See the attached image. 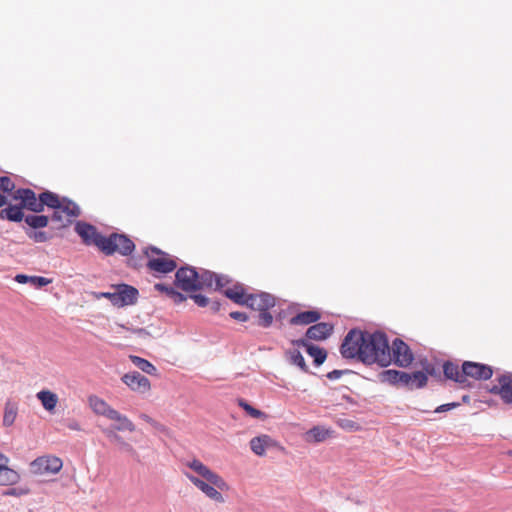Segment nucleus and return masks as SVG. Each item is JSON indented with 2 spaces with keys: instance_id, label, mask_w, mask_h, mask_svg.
<instances>
[{
  "instance_id": "f257e3e1",
  "label": "nucleus",
  "mask_w": 512,
  "mask_h": 512,
  "mask_svg": "<svg viewBox=\"0 0 512 512\" xmlns=\"http://www.w3.org/2000/svg\"><path fill=\"white\" fill-rule=\"evenodd\" d=\"M75 232L81 237L85 245L96 246L105 255L119 253L128 256L135 249L134 242L128 236L118 233L104 236L98 232L95 226L86 222H77Z\"/></svg>"
},
{
  "instance_id": "f03ea898",
  "label": "nucleus",
  "mask_w": 512,
  "mask_h": 512,
  "mask_svg": "<svg viewBox=\"0 0 512 512\" xmlns=\"http://www.w3.org/2000/svg\"><path fill=\"white\" fill-rule=\"evenodd\" d=\"M185 465L203 478L201 479L190 473H185V476L195 487L216 503L225 502V498L221 492L229 491L230 486L219 474L212 471L198 459L189 460Z\"/></svg>"
},
{
  "instance_id": "7ed1b4c3",
  "label": "nucleus",
  "mask_w": 512,
  "mask_h": 512,
  "mask_svg": "<svg viewBox=\"0 0 512 512\" xmlns=\"http://www.w3.org/2000/svg\"><path fill=\"white\" fill-rule=\"evenodd\" d=\"M362 350V362L364 364H378L381 367H387L392 363L388 339L383 332H366L365 344Z\"/></svg>"
},
{
  "instance_id": "20e7f679",
  "label": "nucleus",
  "mask_w": 512,
  "mask_h": 512,
  "mask_svg": "<svg viewBox=\"0 0 512 512\" xmlns=\"http://www.w3.org/2000/svg\"><path fill=\"white\" fill-rule=\"evenodd\" d=\"M143 253L147 258L146 267L154 276L168 274L177 268L172 256L156 247H147Z\"/></svg>"
},
{
  "instance_id": "39448f33",
  "label": "nucleus",
  "mask_w": 512,
  "mask_h": 512,
  "mask_svg": "<svg viewBox=\"0 0 512 512\" xmlns=\"http://www.w3.org/2000/svg\"><path fill=\"white\" fill-rule=\"evenodd\" d=\"M47 207L53 209L52 221L60 223L61 227L70 225L80 215V208L75 202L66 197H60L56 193H54L53 205H47Z\"/></svg>"
},
{
  "instance_id": "423d86ee",
  "label": "nucleus",
  "mask_w": 512,
  "mask_h": 512,
  "mask_svg": "<svg viewBox=\"0 0 512 512\" xmlns=\"http://www.w3.org/2000/svg\"><path fill=\"white\" fill-rule=\"evenodd\" d=\"M13 198L21 200V207L26 208L32 212L40 213L47 205H53L54 192L45 191L36 196V193L31 189H18L14 192Z\"/></svg>"
},
{
  "instance_id": "0eeeda50",
  "label": "nucleus",
  "mask_w": 512,
  "mask_h": 512,
  "mask_svg": "<svg viewBox=\"0 0 512 512\" xmlns=\"http://www.w3.org/2000/svg\"><path fill=\"white\" fill-rule=\"evenodd\" d=\"M366 332L352 329L344 337L340 353L345 359H358L362 362V347L365 344Z\"/></svg>"
},
{
  "instance_id": "6e6552de",
  "label": "nucleus",
  "mask_w": 512,
  "mask_h": 512,
  "mask_svg": "<svg viewBox=\"0 0 512 512\" xmlns=\"http://www.w3.org/2000/svg\"><path fill=\"white\" fill-rule=\"evenodd\" d=\"M62 467V460L54 455L40 456L30 463L31 472L36 475L57 474Z\"/></svg>"
},
{
  "instance_id": "1a4fd4ad",
  "label": "nucleus",
  "mask_w": 512,
  "mask_h": 512,
  "mask_svg": "<svg viewBox=\"0 0 512 512\" xmlns=\"http://www.w3.org/2000/svg\"><path fill=\"white\" fill-rule=\"evenodd\" d=\"M464 387L469 385V379L488 380L493 376V368L489 365L473 362H463Z\"/></svg>"
},
{
  "instance_id": "9d476101",
  "label": "nucleus",
  "mask_w": 512,
  "mask_h": 512,
  "mask_svg": "<svg viewBox=\"0 0 512 512\" xmlns=\"http://www.w3.org/2000/svg\"><path fill=\"white\" fill-rule=\"evenodd\" d=\"M489 392L499 396L505 404H512V373L506 372L497 376Z\"/></svg>"
},
{
  "instance_id": "9b49d317",
  "label": "nucleus",
  "mask_w": 512,
  "mask_h": 512,
  "mask_svg": "<svg viewBox=\"0 0 512 512\" xmlns=\"http://www.w3.org/2000/svg\"><path fill=\"white\" fill-rule=\"evenodd\" d=\"M390 351L392 362L399 367H408L414 360L410 347L399 338L393 340Z\"/></svg>"
},
{
  "instance_id": "f8f14e48",
  "label": "nucleus",
  "mask_w": 512,
  "mask_h": 512,
  "mask_svg": "<svg viewBox=\"0 0 512 512\" xmlns=\"http://www.w3.org/2000/svg\"><path fill=\"white\" fill-rule=\"evenodd\" d=\"M112 289L115 296L114 306L124 307L137 302L139 292L135 287L128 284H117L113 285Z\"/></svg>"
},
{
  "instance_id": "ddd939ff",
  "label": "nucleus",
  "mask_w": 512,
  "mask_h": 512,
  "mask_svg": "<svg viewBox=\"0 0 512 512\" xmlns=\"http://www.w3.org/2000/svg\"><path fill=\"white\" fill-rule=\"evenodd\" d=\"M121 381L133 392L145 394L151 390L150 380L137 371L125 373Z\"/></svg>"
},
{
  "instance_id": "4468645a",
  "label": "nucleus",
  "mask_w": 512,
  "mask_h": 512,
  "mask_svg": "<svg viewBox=\"0 0 512 512\" xmlns=\"http://www.w3.org/2000/svg\"><path fill=\"white\" fill-rule=\"evenodd\" d=\"M198 272L192 267H181L175 274V284L183 291L197 290Z\"/></svg>"
},
{
  "instance_id": "2eb2a0df",
  "label": "nucleus",
  "mask_w": 512,
  "mask_h": 512,
  "mask_svg": "<svg viewBox=\"0 0 512 512\" xmlns=\"http://www.w3.org/2000/svg\"><path fill=\"white\" fill-rule=\"evenodd\" d=\"M276 304V299L273 295L261 292L255 294H249L244 305L248 306L253 310H257L259 312L264 310H270Z\"/></svg>"
},
{
  "instance_id": "dca6fc26",
  "label": "nucleus",
  "mask_w": 512,
  "mask_h": 512,
  "mask_svg": "<svg viewBox=\"0 0 512 512\" xmlns=\"http://www.w3.org/2000/svg\"><path fill=\"white\" fill-rule=\"evenodd\" d=\"M294 344L305 348L306 352L314 359V364L320 366L324 363L327 358V352L325 349L311 344L305 339H299L294 341Z\"/></svg>"
},
{
  "instance_id": "f3484780",
  "label": "nucleus",
  "mask_w": 512,
  "mask_h": 512,
  "mask_svg": "<svg viewBox=\"0 0 512 512\" xmlns=\"http://www.w3.org/2000/svg\"><path fill=\"white\" fill-rule=\"evenodd\" d=\"M333 325L326 322L316 323L310 326L306 331V337L312 340H325L333 332Z\"/></svg>"
},
{
  "instance_id": "a211bd4d",
  "label": "nucleus",
  "mask_w": 512,
  "mask_h": 512,
  "mask_svg": "<svg viewBox=\"0 0 512 512\" xmlns=\"http://www.w3.org/2000/svg\"><path fill=\"white\" fill-rule=\"evenodd\" d=\"M249 444L253 453L264 456L266 449L273 447L276 443L269 435L263 434L252 438Z\"/></svg>"
},
{
  "instance_id": "6ab92c4d",
  "label": "nucleus",
  "mask_w": 512,
  "mask_h": 512,
  "mask_svg": "<svg viewBox=\"0 0 512 512\" xmlns=\"http://www.w3.org/2000/svg\"><path fill=\"white\" fill-rule=\"evenodd\" d=\"M88 404L92 411L100 416L109 418L114 408L110 406L104 399L97 395H90L88 397Z\"/></svg>"
},
{
  "instance_id": "aec40b11",
  "label": "nucleus",
  "mask_w": 512,
  "mask_h": 512,
  "mask_svg": "<svg viewBox=\"0 0 512 512\" xmlns=\"http://www.w3.org/2000/svg\"><path fill=\"white\" fill-rule=\"evenodd\" d=\"M108 419L116 423L114 426L115 431H135L134 423L126 415L121 414L116 409L113 410Z\"/></svg>"
},
{
  "instance_id": "412c9836",
  "label": "nucleus",
  "mask_w": 512,
  "mask_h": 512,
  "mask_svg": "<svg viewBox=\"0 0 512 512\" xmlns=\"http://www.w3.org/2000/svg\"><path fill=\"white\" fill-rule=\"evenodd\" d=\"M334 431L324 426H314L306 433L308 442L319 443L333 436Z\"/></svg>"
},
{
  "instance_id": "4be33fe9",
  "label": "nucleus",
  "mask_w": 512,
  "mask_h": 512,
  "mask_svg": "<svg viewBox=\"0 0 512 512\" xmlns=\"http://www.w3.org/2000/svg\"><path fill=\"white\" fill-rule=\"evenodd\" d=\"M224 294L227 298L240 305H244L249 297V294L241 284H234L232 287H227L224 290Z\"/></svg>"
},
{
  "instance_id": "5701e85b",
  "label": "nucleus",
  "mask_w": 512,
  "mask_h": 512,
  "mask_svg": "<svg viewBox=\"0 0 512 512\" xmlns=\"http://www.w3.org/2000/svg\"><path fill=\"white\" fill-rule=\"evenodd\" d=\"M321 318V314L318 311L309 310L300 312L290 319L291 325H309L317 322Z\"/></svg>"
},
{
  "instance_id": "b1692460",
  "label": "nucleus",
  "mask_w": 512,
  "mask_h": 512,
  "mask_svg": "<svg viewBox=\"0 0 512 512\" xmlns=\"http://www.w3.org/2000/svg\"><path fill=\"white\" fill-rule=\"evenodd\" d=\"M443 372L446 378L464 386L463 365L460 368L457 364L448 361L443 365Z\"/></svg>"
},
{
  "instance_id": "393cba45",
  "label": "nucleus",
  "mask_w": 512,
  "mask_h": 512,
  "mask_svg": "<svg viewBox=\"0 0 512 512\" xmlns=\"http://www.w3.org/2000/svg\"><path fill=\"white\" fill-rule=\"evenodd\" d=\"M8 463H0V485L8 486L16 484L20 475L15 470L11 469L7 465Z\"/></svg>"
},
{
  "instance_id": "a878e982",
  "label": "nucleus",
  "mask_w": 512,
  "mask_h": 512,
  "mask_svg": "<svg viewBox=\"0 0 512 512\" xmlns=\"http://www.w3.org/2000/svg\"><path fill=\"white\" fill-rule=\"evenodd\" d=\"M18 415V404L8 399L5 402L4 414H3V426L10 427L14 424Z\"/></svg>"
},
{
  "instance_id": "bb28decb",
  "label": "nucleus",
  "mask_w": 512,
  "mask_h": 512,
  "mask_svg": "<svg viewBox=\"0 0 512 512\" xmlns=\"http://www.w3.org/2000/svg\"><path fill=\"white\" fill-rule=\"evenodd\" d=\"M36 396L47 411H53L57 406L58 396L49 390H42Z\"/></svg>"
},
{
  "instance_id": "cd10ccee",
  "label": "nucleus",
  "mask_w": 512,
  "mask_h": 512,
  "mask_svg": "<svg viewBox=\"0 0 512 512\" xmlns=\"http://www.w3.org/2000/svg\"><path fill=\"white\" fill-rule=\"evenodd\" d=\"M21 206L10 205L0 212V218L7 219L9 221L19 222L23 219L24 213Z\"/></svg>"
},
{
  "instance_id": "c85d7f7f",
  "label": "nucleus",
  "mask_w": 512,
  "mask_h": 512,
  "mask_svg": "<svg viewBox=\"0 0 512 512\" xmlns=\"http://www.w3.org/2000/svg\"><path fill=\"white\" fill-rule=\"evenodd\" d=\"M129 358L132 363L144 373L153 376L157 375V368L148 360L135 355H130Z\"/></svg>"
},
{
  "instance_id": "c756f323",
  "label": "nucleus",
  "mask_w": 512,
  "mask_h": 512,
  "mask_svg": "<svg viewBox=\"0 0 512 512\" xmlns=\"http://www.w3.org/2000/svg\"><path fill=\"white\" fill-rule=\"evenodd\" d=\"M215 285V273L203 271L198 273L197 290L213 288Z\"/></svg>"
},
{
  "instance_id": "7c9ffc66",
  "label": "nucleus",
  "mask_w": 512,
  "mask_h": 512,
  "mask_svg": "<svg viewBox=\"0 0 512 512\" xmlns=\"http://www.w3.org/2000/svg\"><path fill=\"white\" fill-rule=\"evenodd\" d=\"M288 360L291 364L299 367L303 372H308V366L304 360L303 355L297 349H290L286 353Z\"/></svg>"
},
{
  "instance_id": "2f4dec72",
  "label": "nucleus",
  "mask_w": 512,
  "mask_h": 512,
  "mask_svg": "<svg viewBox=\"0 0 512 512\" xmlns=\"http://www.w3.org/2000/svg\"><path fill=\"white\" fill-rule=\"evenodd\" d=\"M428 376L423 371L410 373L409 389H419L427 384Z\"/></svg>"
},
{
  "instance_id": "473e14b6",
  "label": "nucleus",
  "mask_w": 512,
  "mask_h": 512,
  "mask_svg": "<svg viewBox=\"0 0 512 512\" xmlns=\"http://www.w3.org/2000/svg\"><path fill=\"white\" fill-rule=\"evenodd\" d=\"M25 222L33 229L44 228L48 225L49 218L45 215H28Z\"/></svg>"
},
{
  "instance_id": "72a5a7b5",
  "label": "nucleus",
  "mask_w": 512,
  "mask_h": 512,
  "mask_svg": "<svg viewBox=\"0 0 512 512\" xmlns=\"http://www.w3.org/2000/svg\"><path fill=\"white\" fill-rule=\"evenodd\" d=\"M238 405L243 408V410L249 415L251 416L252 418H255V419H265L266 418V415L264 412L254 408L253 406H251L249 403H247L245 400L243 399H239L238 400Z\"/></svg>"
},
{
  "instance_id": "f704fd0d",
  "label": "nucleus",
  "mask_w": 512,
  "mask_h": 512,
  "mask_svg": "<svg viewBox=\"0 0 512 512\" xmlns=\"http://www.w3.org/2000/svg\"><path fill=\"white\" fill-rule=\"evenodd\" d=\"M336 424L342 428L343 430L349 431V432H355L359 431L361 429L360 425L348 418H340L336 420Z\"/></svg>"
},
{
  "instance_id": "c9c22d12",
  "label": "nucleus",
  "mask_w": 512,
  "mask_h": 512,
  "mask_svg": "<svg viewBox=\"0 0 512 512\" xmlns=\"http://www.w3.org/2000/svg\"><path fill=\"white\" fill-rule=\"evenodd\" d=\"M26 235L36 243L48 241L51 236L44 231L27 230Z\"/></svg>"
},
{
  "instance_id": "e433bc0d",
  "label": "nucleus",
  "mask_w": 512,
  "mask_h": 512,
  "mask_svg": "<svg viewBox=\"0 0 512 512\" xmlns=\"http://www.w3.org/2000/svg\"><path fill=\"white\" fill-rule=\"evenodd\" d=\"M399 372L400 371H398V370H392V369L383 371L381 373L382 381L388 382L393 385H397Z\"/></svg>"
},
{
  "instance_id": "4c0bfd02",
  "label": "nucleus",
  "mask_w": 512,
  "mask_h": 512,
  "mask_svg": "<svg viewBox=\"0 0 512 512\" xmlns=\"http://www.w3.org/2000/svg\"><path fill=\"white\" fill-rule=\"evenodd\" d=\"M273 323V316L269 310L259 312L258 325L264 328L270 327Z\"/></svg>"
},
{
  "instance_id": "58836bf2",
  "label": "nucleus",
  "mask_w": 512,
  "mask_h": 512,
  "mask_svg": "<svg viewBox=\"0 0 512 512\" xmlns=\"http://www.w3.org/2000/svg\"><path fill=\"white\" fill-rule=\"evenodd\" d=\"M15 189V183L8 176L0 177V190L4 193H10Z\"/></svg>"
},
{
  "instance_id": "ea45409f",
  "label": "nucleus",
  "mask_w": 512,
  "mask_h": 512,
  "mask_svg": "<svg viewBox=\"0 0 512 512\" xmlns=\"http://www.w3.org/2000/svg\"><path fill=\"white\" fill-rule=\"evenodd\" d=\"M104 433L109 436V437H112L117 443H119L123 448H125L126 450L128 451H132L133 448L131 445H129L128 443H126L122 437H120L119 435H117L113 430L111 429H105L104 430Z\"/></svg>"
},
{
  "instance_id": "a19ab883",
  "label": "nucleus",
  "mask_w": 512,
  "mask_h": 512,
  "mask_svg": "<svg viewBox=\"0 0 512 512\" xmlns=\"http://www.w3.org/2000/svg\"><path fill=\"white\" fill-rule=\"evenodd\" d=\"M51 282H52L51 279H48V278L42 277V276H30L29 277V283H31L32 285H34L36 287H43V286L50 284Z\"/></svg>"
},
{
  "instance_id": "79ce46f5",
  "label": "nucleus",
  "mask_w": 512,
  "mask_h": 512,
  "mask_svg": "<svg viewBox=\"0 0 512 512\" xmlns=\"http://www.w3.org/2000/svg\"><path fill=\"white\" fill-rule=\"evenodd\" d=\"M29 493V489L25 488H11L3 492L4 496H23Z\"/></svg>"
},
{
  "instance_id": "37998d69",
  "label": "nucleus",
  "mask_w": 512,
  "mask_h": 512,
  "mask_svg": "<svg viewBox=\"0 0 512 512\" xmlns=\"http://www.w3.org/2000/svg\"><path fill=\"white\" fill-rule=\"evenodd\" d=\"M230 282L227 276L215 274V289H223Z\"/></svg>"
},
{
  "instance_id": "c03bdc74",
  "label": "nucleus",
  "mask_w": 512,
  "mask_h": 512,
  "mask_svg": "<svg viewBox=\"0 0 512 512\" xmlns=\"http://www.w3.org/2000/svg\"><path fill=\"white\" fill-rule=\"evenodd\" d=\"M190 297L199 307H206L210 303L209 299L201 294H193Z\"/></svg>"
},
{
  "instance_id": "a18cd8bd",
  "label": "nucleus",
  "mask_w": 512,
  "mask_h": 512,
  "mask_svg": "<svg viewBox=\"0 0 512 512\" xmlns=\"http://www.w3.org/2000/svg\"><path fill=\"white\" fill-rule=\"evenodd\" d=\"M410 373L400 371L398 376V384L409 388Z\"/></svg>"
},
{
  "instance_id": "49530a36",
  "label": "nucleus",
  "mask_w": 512,
  "mask_h": 512,
  "mask_svg": "<svg viewBox=\"0 0 512 512\" xmlns=\"http://www.w3.org/2000/svg\"><path fill=\"white\" fill-rule=\"evenodd\" d=\"M175 304H180L186 300V296H184L182 293L178 292L177 290L170 291V297H169Z\"/></svg>"
},
{
  "instance_id": "de8ad7c7",
  "label": "nucleus",
  "mask_w": 512,
  "mask_h": 512,
  "mask_svg": "<svg viewBox=\"0 0 512 512\" xmlns=\"http://www.w3.org/2000/svg\"><path fill=\"white\" fill-rule=\"evenodd\" d=\"M154 289L158 292L164 293L167 297H170V291H174L175 289L171 286H166L162 283H156L154 285Z\"/></svg>"
},
{
  "instance_id": "09e8293b",
  "label": "nucleus",
  "mask_w": 512,
  "mask_h": 512,
  "mask_svg": "<svg viewBox=\"0 0 512 512\" xmlns=\"http://www.w3.org/2000/svg\"><path fill=\"white\" fill-rule=\"evenodd\" d=\"M347 372H348V370H333V371L327 373L326 376L330 380H336V379H339L342 375H344Z\"/></svg>"
},
{
  "instance_id": "8fccbe9b",
  "label": "nucleus",
  "mask_w": 512,
  "mask_h": 512,
  "mask_svg": "<svg viewBox=\"0 0 512 512\" xmlns=\"http://www.w3.org/2000/svg\"><path fill=\"white\" fill-rule=\"evenodd\" d=\"M230 317L240 322H245L248 320V316L245 313L238 311L231 312Z\"/></svg>"
},
{
  "instance_id": "3c124183",
  "label": "nucleus",
  "mask_w": 512,
  "mask_h": 512,
  "mask_svg": "<svg viewBox=\"0 0 512 512\" xmlns=\"http://www.w3.org/2000/svg\"><path fill=\"white\" fill-rule=\"evenodd\" d=\"M456 406H458V403L443 404V405L438 406L435 409V412L436 413L445 412V411L451 410L452 408H455Z\"/></svg>"
},
{
  "instance_id": "603ef678",
  "label": "nucleus",
  "mask_w": 512,
  "mask_h": 512,
  "mask_svg": "<svg viewBox=\"0 0 512 512\" xmlns=\"http://www.w3.org/2000/svg\"><path fill=\"white\" fill-rule=\"evenodd\" d=\"M98 297H104L108 299L113 305L115 301L114 290L112 292H102Z\"/></svg>"
},
{
  "instance_id": "864d4df0",
  "label": "nucleus",
  "mask_w": 512,
  "mask_h": 512,
  "mask_svg": "<svg viewBox=\"0 0 512 512\" xmlns=\"http://www.w3.org/2000/svg\"><path fill=\"white\" fill-rule=\"evenodd\" d=\"M29 277L28 275H25V274H18L16 275L15 277V281L20 283V284H25V283H28L29 282Z\"/></svg>"
},
{
  "instance_id": "5fc2aeb1",
  "label": "nucleus",
  "mask_w": 512,
  "mask_h": 512,
  "mask_svg": "<svg viewBox=\"0 0 512 512\" xmlns=\"http://www.w3.org/2000/svg\"><path fill=\"white\" fill-rule=\"evenodd\" d=\"M140 418H141L142 420H144L145 422H147V423H149V424L153 425V426H155V425L157 424V423H156V421H155L154 419H152V418H151L149 415H147V414H141V415H140Z\"/></svg>"
},
{
  "instance_id": "6e6d98bb",
  "label": "nucleus",
  "mask_w": 512,
  "mask_h": 512,
  "mask_svg": "<svg viewBox=\"0 0 512 512\" xmlns=\"http://www.w3.org/2000/svg\"><path fill=\"white\" fill-rule=\"evenodd\" d=\"M68 427L72 430H80V426L77 422L70 423Z\"/></svg>"
},
{
  "instance_id": "4d7b16f0",
  "label": "nucleus",
  "mask_w": 512,
  "mask_h": 512,
  "mask_svg": "<svg viewBox=\"0 0 512 512\" xmlns=\"http://www.w3.org/2000/svg\"><path fill=\"white\" fill-rule=\"evenodd\" d=\"M8 462H9V458L0 452V463H8Z\"/></svg>"
},
{
  "instance_id": "13d9d810",
  "label": "nucleus",
  "mask_w": 512,
  "mask_h": 512,
  "mask_svg": "<svg viewBox=\"0 0 512 512\" xmlns=\"http://www.w3.org/2000/svg\"><path fill=\"white\" fill-rule=\"evenodd\" d=\"M211 308H212L213 311H218L220 309V303L212 302L211 303Z\"/></svg>"
},
{
  "instance_id": "bf43d9fd",
  "label": "nucleus",
  "mask_w": 512,
  "mask_h": 512,
  "mask_svg": "<svg viewBox=\"0 0 512 512\" xmlns=\"http://www.w3.org/2000/svg\"><path fill=\"white\" fill-rule=\"evenodd\" d=\"M7 203V199L4 195L0 194V207H3Z\"/></svg>"
},
{
  "instance_id": "052dcab7",
  "label": "nucleus",
  "mask_w": 512,
  "mask_h": 512,
  "mask_svg": "<svg viewBox=\"0 0 512 512\" xmlns=\"http://www.w3.org/2000/svg\"><path fill=\"white\" fill-rule=\"evenodd\" d=\"M509 456H512V449L507 452Z\"/></svg>"
}]
</instances>
